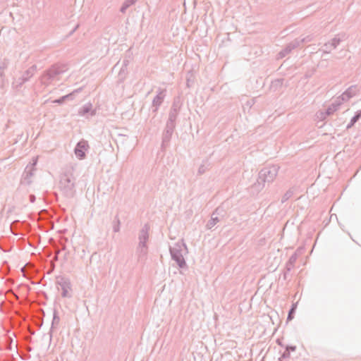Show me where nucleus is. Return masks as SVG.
Listing matches in <instances>:
<instances>
[{"label": "nucleus", "instance_id": "obj_1", "mask_svg": "<svg viewBox=\"0 0 361 361\" xmlns=\"http://www.w3.org/2000/svg\"><path fill=\"white\" fill-rule=\"evenodd\" d=\"M279 166L277 165H272L264 167L259 172L258 178L256 183H254L253 187L256 188L259 191L262 190L265 185V183L268 184L272 183L276 178Z\"/></svg>", "mask_w": 361, "mask_h": 361}, {"label": "nucleus", "instance_id": "obj_2", "mask_svg": "<svg viewBox=\"0 0 361 361\" xmlns=\"http://www.w3.org/2000/svg\"><path fill=\"white\" fill-rule=\"evenodd\" d=\"M59 188L63 196L67 198H73L75 193V178L71 173H65L61 175Z\"/></svg>", "mask_w": 361, "mask_h": 361}, {"label": "nucleus", "instance_id": "obj_3", "mask_svg": "<svg viewBox=\"0 0 361 361\" xmlns=\"http://www.w3.org/2000/svg\"><path fill=\"white\" fill-rule=\"evenodd\" d=\"M169 251L172 259L176 262L180 268L186 267L183 255L187 253V246L183 241L177 242L173 247H170Z\"/></svg>", "mask_w": 361, "mask_h": 361}, {"label": "nucleus", "instance_id": "obj_4", "mask_svg": "<svg viewBox=\"0 0 361 361\" xmlns=\"http://www.w3.org/2000/svg\"><path fill=\"white\" fill-rule=\"evenodd\" d=\"M65 71L66 69L64 66L54 64L44 72L42 75L40 77V81L42 84L48 85L54 80H59V76Z\"/></svg>", "mask_w": 361, "mask_h": 361}, {"label": "nucleus", "instance_id": "obj_5", "mask_svg": "<svg viewBox=\"0 0 361 361\" xmlns=\"http://www.w3.org/2000/svg\"><path fill=\"white\" fill-rule=\"evenodd\" d=\"M181 106L182 102L180 97L179 96L176 97L173 99V104L169 114V118L167 121L176 123V120L181 109Z\"/></svg>", "mask_w": 361, "mask_h": 361}, {"label": "nucleus", "instance_id": "obj_6", "mask_svg": "<svg viewBox=\"0 0 361 361\" xmlns=\"http://www.w3.org/2000/svg\"><path fill=\"white\" fill-rule=\"evenodd\" d=\"M176 127L175 123L166 122L165 129L162 134L161 148L164 149L169 144L173 130Z\"/></svg>", "mask_w": 361, "mask_h": 361}, {"label": "nucleus", "instance_id": "obj_7", "mask_svg": "<svg viewBox=\"0 0 361 361\" xmlns=\"http://www.w3.org/2000/svg\"><path fill=\"white\" fill-rule=\"evenodd\" d=\"M166 96V90L158 88L157 94L154 97V99L152 100V112H154V113L157 112L159 108L163 103Z\"/></svg>", "mask_w": 361, "mask_h": 361}, {"label": "nucleus", "instance_id": "obj_8", "mask_svg": "<svg viewBox=\"0 0 361 361\" xmlns=\"http://www.w3.org/2000/svg\"><path fill=\"white\" fill-rule=\"evenodd\" d=\"M56 284L59 286L62 290L61 296L63 298L70 297L68 295V289H71L70 280L64 276H59L56 277Z\"/></svg>", "mask_w": 361, "mask_h": 361}, {"label": "nucleus", "instance_id": "obj_9", "mask_svg": "<svg viewBox=\"0 0 361 361\" xmlns=\"http://www.w3.org/2000/svg\"><path fill=\"white\" fill-rule=\"evenodd\" d=\"M88 149H89V145H88L87 141H86L85 140H81L80 141H79L77 143V145L74 149V152H75V156L79 159H83L86 156L85 152Z\"/></svg>", "mask_w": 361, "mask_h": 361}, {"label": "nucleus", "instance_id": "obj_10", "mask_svg": "<svg viewBox=\"0 0 361 361\" xmlns=\"http://www.w3.org/2000/svg\"><path fill=\"white\" fill-rule=\"evenodd\" d=\"M341 42V38L338 36H336L331 41L325 43L320 51H322L323 54H329L332 50L337 48Z\"/></svg>", "mask_w": 361, "mask_h": 361}, {"label": "nucleus", "instance_id": "obj_11", "mask_svg": "<svg viewBox=\"0 0 361 361\" xmlns=\"http://www.w3.org/2000/svg\"><path fill=\"white\" fill-rule=\"evenodd\" d=\"M343 101L340 99V97H338L334 102H333L325 111L324 113L321 112V118L324 119L326 116H330L333 114L335 111H336L341 104H342Z\"/></svg>", "mask_w": 361, "mask_h": 361}, {"label": "nucleus", "instance_id": "obj_12", "mask_svg": "<svg viewBox=\"0 0 361 361\" xmlns=\"http://www.w3.org/2000/svg\"><path fill=\"white\" fill-rule=\"evenodd\" d=\"M358 91L359 88L357 85H353L350 86L345 92H343V93L339 97L341 101L345 102L355 96Z\"/></svg>", "mask_w": 361, "mask_h": 361}, {"label": "nucleus", "instance_id": "obj_13", "mask_svg": "<svg viewBox=\"0 0 361 361\" xmlns=\"http://www.w3.org/2000/svg\"><path fill=\"white\" fill-rule=\"evenodd\" d=\"M36 71V65H32L27 71H25L21 76V82H19V85H17V87H20L25 82L28 81L29 79L33 76Z\"/></svg>", "mask_w": 361, "mask_h": 361}, {"label": "nucleus", "instance_id": "obj_14", "mask_svg": "<svg viewBox=\"0 0 361 361\" xmlns=\"http://www.w3.org/2000/svg\"><path fill=\"white\" fill-rule=\"evenodd\" d=\"M97 110L92 109V104L90 102L84 104L82 107H80L78 110L79 116H87L90 114L91 116L96 115Z\"/></svg>", "mask_w": 361, "mask_h": 361}, {"label": "nucleus", "instance_id": "obj_15", "mask_svg": "<svg viewBox=\"0 0 361 361\" xmlns=\"http://www.w3.org/2000/svg\"><path fill=\"white\" fill-rule=\"evenodd\" d=\"M82 87H79V88L73 90L71 93L64 95L58 99H56L54 102L58 103V104H62L66 99L72 100V99H73L75 94L76 93L80 92L82 91Z\"/></svg>", "mask_w": 361, "mask_h": 361}, {"label": "nucleus", "instance_id": "obj_16", "mask_svg": "<svg viewBox=\"0 0 361 361\" xmlns=\"http://www.w3.org/2000/svg\"><path fill=\"white\" fill-rule=\"evenodd\" d=\"M149 226L146 224L144 225L142 228L140 230L139 233V241H145L147 242L149 239Z\"/></svg>", "mask_w": 361, "mask_h": 361}, {"label": "nucleus", "instance_id": "obj_17", "mask_svg": "<svg viewBox=\"0 0 361 361\" xmlns=\"http://www.w3.org/2000/svg\"><path fill=\"white\" fill-rule=\"evenodd\" d=\"M297 258H298V255L296 253H294L293 254L288 261L287 262L286 264V267H285V269L287 270V271H290L291 269L294 267V264L297 260Z\"/></svg>", "mask_w": 361, "mask_h": 361}, {"label": "nucleus", "instance_id": "obj_18", "mask_svg": "<svg viewBox=\"0 0 361 361\" xmlns=\"http://www.w3.org/2000/svg\"><path fill=\"white\" fill-rule=\"evenodd\" d=\"M147 250L148 247H137L136 252L139 261L143 260L146 258V256L147 255Z\"/></svg>", "mask_w": 361, "mask_h": 361}, {"label": "nucleus", "instance_id": "obj_19", "mask_svg": "<svg viewBox=\"0 0 361 361\" xmlns=\"http://www.w3.org/2000/svg\"><path fill=\"white\" fill-rule=\"evenodd\" d=\"M217 210L218 209L212 213L211 219L207 224V228L211 229L219 221V219L217 216H214Z\"/></svg>", "mask_w": 361, "mask_h": 361}, {"label": "nucleus", "instance_id": "obj_20", "mask_svg": "<svg viewBox=\"0 0 361 361\" xmlns=\"http://www.w3.org/2000/svg\"><path fill=\"white\" fill-rule=\"evenodd\" d=\"M210 167V164L207 160H204L202 164L200 166L198 169L197 173L198 175L204 174L207 170H209Z\"/></svg>", "mask_w": 361, "mask_h": 361}, {"label": "nucleus", "instance_id": "obj_21", "mask_svg": "<svg viewBox=\"0 0 361 361\" xmlns=\"http://www.w3.org/2000/svg\"><path fill=\"white\" fill-rule=\"evenodd\" d=\"M137 0H126L120 8V11L123 13L132 5L135 4Z\"/></svg>", "mask_w": 361, "mask_h": 361}, {"label": "nucleus", "instance_id": "obj_22", "mask_svg": "<svg viewBox=\"0 0 361 361\" xmlns=\"http://www.w3.org/2000/svg\"><path fill=\"white\" fill-rule=\"evenodd\" d=\"M32 176V167H30L28 169V166H27L25 169L24 173H23V178L24 180L26 181L27 184H30L31 183L30 177Z\"/></svg>", "mask_w": 361, "mask_h": 361}, {"label": "nucleus", "instance_id": "obj_23", "mask_svg": "<svg viewBox=\"0 0 361 361\" xmlns=\"http://www.w3.org/2000/svg\"><path fill=\"white\" fill-rule=\"evenodd\" d=\"M19 224H20L19 220H14L13 221L11 222V224L10 225L11 231L15 235H17L18 234V230L19 228V226H18Z\"/></svg>", "mask_w": 361, "mask_h": 361}, {"label": "nucleus", "instance_id": "obj_24", "mask_svg": "<svg viewBox=\"0 0 361 361\" xmlns=\"http://www.w3.org/2000/svg\"><path fill=\"white\" fill-rule=\"evenodd\" d=\"M294 192H295L294 188H291L289 190H288L281 198V203H284L287 200H288L293 195Z\"/></svg>", "mask_w": 361, "mask_h": 361}, {"label": "nucleus", "instance_id": "obj_25", "mask_svg": "<svg viewBox=\"0 0 361 361\" xmlns=\"http://www.w3.org/2000/svg\"><path fill=\"white\" fill-rule=\"evenodd\" d=\"M113 230L115 233H117L120 231V225H121V221H120V219L118 216V215H116L114 218V220L113 221Z\"/></svg>", "mask_w": 361, "mask_h": 361}, {"label": "nucleus", "instance_id": "obj_26", "mask_svg": "<svg viewBox=\"0 0 361 361\" xmlns=\"http://www.w3.org/2000/svg\"><path fill=\"white\" fill-rule=\"evenodd\" d=\"M59 321L60 318L59 316L58 315V312L56 310H54L53 314V319L51 322V329H53L55 326H57L59 323Z\"/></svg>", "mask_w": 361, "mask_h": 361}, {"label": "nucleus", "instance_id": "obj_27", "mask_svg": "<svg viewBox=\"0 0 361 361\" xmlns=\"http://www.w3.org/2000/svg\"><path fill=\"white\" fill-rule=\"evenodd\" d=\"M292 50H293V49L290 47V44H288L286 46V47L281 51H280L279 54L281 55V57H284L288 54L290 53Z\"/></svg>", "mask_w": 361, "mask_h": 361}, {"label": "nucleus", "instance_id": "obj_28", "mask_svg": "<svg viewBox=\"0 0 361 361\" xmlns=\"http://www.w3.org/2000/svg\"><path fill=\"white\" fill-rule=\"evenodd\" d=\"M295 309H296V305L293 304L288 312V314L287 317V321H290L293 319Z\"/></svg>", "mask_w": 361, "mask_h": 361}, {"label": "nucleus", "instance_id": "obj_29", "mask_svg": "<svg viewBox=\"0 0 361 361\" xmlns=\"http://www.w3.org/2000/svg\"><path fill=\"white\" fill-rule=\"evenodd\" d=\"M290 47L293 49H295V48L298 47L301 44V41L300 40V38L295 39L293 41L290 42Z\"/></svg>", "mask_w": 361, "mask_h": 361}, {"label": "nucleus", "instance_id": "obj_30", "mask_svg": "<svg viewBox=\"0 0 361 361\" xmlns=\"http://www.w3.org/2000/svg\"><path fill=\"white\" fill-rule=\"evenodd\" d=\"M361 118V110L357 111L354 116L352 117L351 121L356 123Z\"/></svg>", "mask_w": 361, "mask_h": 361}, {"label": "nucleus", "instance_id": "obj_31", "mask_svg": "<svg viewBox=\"0 0 361 361\" xmlns=\"http://www.w3.org/2000/svg\"><path fill=\"white\" fill-rule=\"evenodd\" d=\"M7 63L6 59L0 60V72L4 73V69L6 68Z\"/></svg>", "mask_w": 361, "mask_h": 361}, {"label": "nucleus", "instance_id": "obj_32", "mask_svg": "<svg viewBox=\"0 0 361 361\" xmlns=\"http://www.w3.org/2000/svg\"><path fill=\"white\" fill-rule=\"evenodd\" d=\"M16 207L14 205H10L6 211V219L10 217V215L15 211Z\"/></svg>", "mask_w": 361, "mask_h": 361}, {"label": "nucleus", "instance_id": "obj_33", "mask_svg": "<svg viewBox=\"0 0 361 361\" xmlns=\"http://www.w3.org/2000/svg\"><path fill=\"white\" fill-rule=\"evenodd\" d=\"M290 357V350L285 348L284 352L282 353L281 357L279 358V361H282V359H287Z\"/></svg>", "mask_w": 361, "mask_h": 361}, {"label": "nucleus", "instance_id": "obj_34", "mask_svg": "<svg viewBox=\"0 0 361 361\" xmlns=\"http://www.w3.org/2000/svg\"><path fill=\"white\" fill-rule=\"evenodd\" d=\"M6 84L4 73L0 72V88H3Z\"/></svg>", "mask_w": 361, "mask_h": 361}, {"label": "nucleus", "instance_id": "obj_35", "mask_svg": "<svg viewBox=\"0 0 361 361\" xmlns=\"http://www.w3.org/2000/svg\"><path fill=\"white\" fill-rule=\"evenodd\" d=\"M312 39H313V37L311 35H307L305 37H303L301 39L300 38V40L301 41V44H302V43H307V42H311L312 40Z\"/></svg>", "mask_w": 361, "mask_h": 361}, {"label": "nucleus", "instance_id": "obj_36", "mask_svg": "<svg viewBox=\"0 0 361 361\" xmlns=\"http://www.w3.org/2000/svg\"><path fill=\"white\" fill-rule=\"evenodd\" d=\"M285 348L286 349L288 348V350H290V351L294 352L296 350V346L295 345H287L285 346Z\"/></svg>", "mask_w": 361, "mask_h": 361}, {"label": "nucleus", "instance_id": "obj_37", "mask_svg": "<svg viewBox=\"0 0 361 361\" xmlns=\"http://www.w3.org/2000/svg\"><path fill=\"white\" fill-rule=\"evenodd\" d=\"M137 247H147V242L139 241Z\"/></svg>", "mask_w": 361, "mask_h": 361}, {"label": "nucleus", "instance_id": "obj_38", "mask_svg": "<svg viewBox=\"0 0 361 361\" xmlns=\"http://www.w3.org/2000/svg\"><path fill=\"white\" fill-rule=\"evenodd\" d=\"M79 27V24H77L75 27L69 32V36L72 35L76 30Z\"/></svg>", "mask_w": 361, "mask_h": 361}, {"label": "nucleus", "instance_id": "obj_39", "mask_svg": "<svg viewBox=\"0 0 361 361\" xmlns=\"http://www.w3.org/2000/svg\"><path fill=\"white\" fill-rule=\"evenodd\" d=\"M29 200L31 203H34L36 200V197L34 195H30Z\"/></svg>", "mask_w": 361, "mask_h": 361}, {"label": "nucleus", "instance_id": "obj_40", "mask_svg": "<svg viewBox=\"0 0 361 361\" xmlns=\"http://www.w3.org/2000/svg\"><path fill=\"white\" fill-rule=\"evenodd\" d=\"M19 82H21V77L18 78L17 80H16L15 82H13V85L16 86V88H18V87H17V85H19Z\"/></svg>", "mask_w": 361, "mask_h": 361}, {"label": "nucleus", "instance_id": "obj_41", "mask_svg": "<svg viewBox=\"0 0 361 361\" xmlns=\"http://www.w3.org/2000/svg\"><path fill=\"white\" fill-rule=\"evenodd\" d=\"M290 271H287L286 269H285L283 274V278L284 280H287L288 279V274L289 273Z\"/></svg>", "mask_w": 361, "mask_h": 361}, {"label": "nucleus", "instance_id": "obj_42", "mask_svg": "<svg viewBox=\"0 0 361 361\" xmlns=\"http://www.w3.org/2000/svg\"><path fill=\"white\" fill-rule=\"evenodd\" d=\"M128 60H124L123 62V66H122L121 71H123V68L124 67L126 68L128 66Z\"/></svg>", "mask_w": 361, "mask_h": 361}, {"label": "nucleus", "instance_id": "obj_43", "mask_svg": "<svg viewBox=\"0 0 361 361\" xmlns=\"http://www.w3.org/2000/svg\"><path fill=\"white\" fill-rule=\"evenodd\" d=\"M355 123L350 120V122L347 125L346 128H351Z\"/></svg>", "mask_w": 361, "mask_h": 361}, {"label": "nucleus", "instance_id": "obj_44", "mask_svg": "<svg viewBox=\"0 0 361 361\" xmlns=\"http://www.w3.org/2000/svg\"><path fill=\"white\" fill-rule=\"evenodd\" d=\"M282 82H283V80L282 79H279V80H276L274 81V82L276 84V85H282Z\"/></svg>", "mask_w": 361, "mask_h": 361}, {"label": "nucleus", "instance_id": "obj_45", "mask_svg": "<svg viewBox=\"0 0 361 361\" xmlns=\"http://www.w3.org/2000/svg\"><path fill=\"white\" fill-rule=\"evenodd\" d=\"M276 342H277V343L279 345H281V347H284L285 348L284 345L283 344V343L279 339H277Z\"/></svg>", "mask_w": 361, "mask_h": 361}, {"label": "nucleus", "instance_id": "obj_46", "mask_svg": "<svg viewBox=\"0 0 361 361\" xmlns=\"http://www.w3.org/2000/svg\"><path fill=\"white\" fill-rule=\"evenodd\" d=\"M68 254V252L65 253L64 257H63L64 260H67Z\"/></svg>", "mask_w": 361, "mask_h": 361}, {"label": "nucleus", "instance_id": "obj_47", "mask_svg": "<svg viewBox=\"0 0 361 361\" xmlns=\"http://www.w3.org/2000/svg\"><path fill=\"white\" fill-rule=\"evenodd\" d=\"M66 246H65V245H63V246L62 247V250H66Z\"/></svg>", "mask_w": 361, "mask_h": 361}]
</instances>
